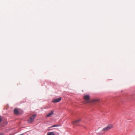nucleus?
<instances>
[{
  "label": "nucleus",
  "instance_id": "11",
  "mask_svg": "<svg viewBox=\"0 0 135 135\" xmlns=\"http://www.w3.org/2000/svg\"><path fill=\"white\" fill-rule=\"evenodd\" d=\"M1 117L0 116V123L1 122Z\"/></svg>",
  "mask_w": 135,
  "mask_h": 135
},
{
  "label": "nucleus",
  "instance_id": "2",
  "mask_svg": "<svg viewBox=\"0 0 135 135\" xmlns=\"http://www.w3.org/2000/svg\"><path fill=\"white\" fill-rule=\"evenodd\" d=\"M36 116V114H34L32 116L30 117L28 119V123H31L33 122L34 119Z\"/></svg>",
  "mask_w": 135,
  "mask_h": 135
},
{
  "label": "nucleus",
  "instance_id": "1",
  "mask_svg": "<svg viewBox=\"0 0 135 135\" xmlns=\"http://www.w3.org/2000/svg\"><path fill=\"white\" fill-rule=\"evenodd\" d=\"M113 127V125L112 124H108L107 126L104 127L101 131L99 132L98 134L101 135L104 134L106 132L112 129Z\"/></svg>",
  "mask_w": 135,
  "mask_h": 135
},
{
  "label": "nucleus",
  "instance_id": "9",
  "mask_svg": "<svg viewBox=\"0 0 135 135\" xmlns=\"http://www.w3.org/2000/svg\"><path fill=\"white\" fill-rule=\"evenodd\" d=\"M14 113L16 114H17L18 113V111L17 109H15L14 110Z\"/></svg>",
  "mask_w": 135,
  "mask_h": 135
},
{
  "label": "nucleus",
  "instance_id": "8",
  "mask_svg": "<svg viewBox=\"0 0 135 135\" xmlns=\"http://www.w3.org/2000/svg\"><path fill=\"white\" fill-rule=\"evenodd\" d=\"M47 135H55V134L53 132H48Z\"/></svg>",
  "mask_w": 135,
  "mask_h": 135
},
{
  "label": "nucleus",
  "instance_id": "10",
  "mask_svg": "<svg viewBox=\"0 0 135 135\" xmlns=\"http://www.w3.org/2000/svg\"><path fill=\"white\" fill-rule=\"evenodd\" d=\"M98 101V100H94L93 101H92V102H96L97 101Z\"/></svg>",
  "mask_w": 135,
  "mask_h": 135
},
{
  "label": "nucleus",
  "instance_id": "3",
  "mask_svg": "<svg viewBox=\"0 0 135 135\" xmlns=\"http://www.w3.org/2000/svg\"><path fill=\"white\" fill-rule=\"evenodd\" d=\"M84 98L85 100H86V101L85 102V103H87L90 102L89 101L90 99V97L89 95H85L84 97Z\"/></svg>",
  "mask_w": 135,
  "mask_h": 135
},
{
  "label": "nucleus",
  "instance_id": "6",
  "mask_svg": "<svg viewBox=\"0 0 135 135\" xmlns=\"http://www.w3.org/2000/svg\"><path fill=\"white\" fill-rule=\"evenodd\" d=\"M54 111L52 110L50 112L47 113L46 115L47 117H50L54 114Z\"/></svg>",
  "mask_w": 135,
  "mask_h": 135
},
{
  "label": "nucleus",
  "instance_id": "4",
  "mask_svg": "<svg viewBox=\"0 0 135 135\" xmlns=\"http://www.w3.org/2000/svg\"><path fill=\"white\" fill-rule=\"evenodd\" d=\"M61 99V98L60 97L57 99H54L52 101L54 103H57L60 102Z\"/></svg>",
  "mask_w": 135,
  "mask_h": 135
},
{
  "label": "nucleus",
  "instance_id": "12",
  "mask_svg": "<svg viewBox=\"0 0 135 135\" xmlns=\"http://www.w3.org/2000/svg\"><path fill=\"white\" fill-rule=\"evenodd\" d=\"M0 135H1V134L0 133Z\"/></svg>",
  "mask_w": 135,
  "mask_h": 135
},
{
  "label": "nucleus",
  "instance_id": "5",
  "mask_svg": "<svg viewBox=\"0 0 135 135\" xmlns=\"http://www.w3.org/2000/svg\"><path fill=\"white\" fill-rule=\"evenodd\" d=\"M81 119H80L77 120L73 121L72 122V124L74 126H75L76 124L81 121Z\"/></svg>",
  "mask_w": 135,
  "mask_h": 135
},
{
  "label": "nucleus",
  "instance_id": "7",
  "mask_svg": "<svg viewBox=\"0 0 135 135\" xmlns=\"http://www.w3.org/2000/svg\"><path fill=\"white\" fill-rule=\"evenodd\" d=\"M59 126L57 125H53L51 127L48 128V130L49 131L52 129H51V128H53L54 127H59Z\"/></svg>",
  "mask_w": 135,
  "mask_h": 135
}]
</instances>
